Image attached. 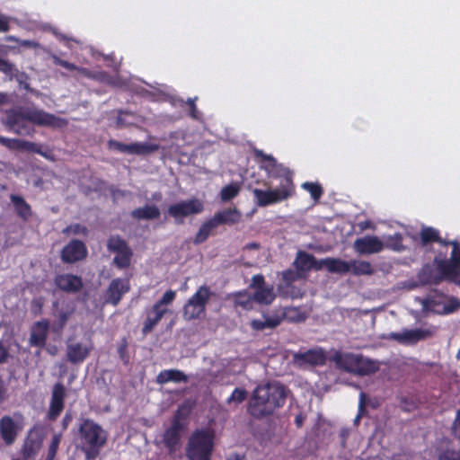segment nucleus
<instances>
[{
  "label": "nucleus",
  "instance_id": "nucleus-1",
  "mask_svg": "<svg viewBox=\"0 0 460 460\" xmlns=\"http://www.w3.org/2000/svg\"><path fill=\"white\" fill-rule=\"evenodd\" d=\"M286 399L287 390L280 383L258 385L249 400L247 411L253 419L262 420L282 407Z\"/></svg>",
  "mask_w": 460,
  "mask_h": 460
},
{
  "label": "nucleus",
  "instance_id": "nucleus-2",
  "mask_svg": "<svg viewBox=\"0 0 460 460\" xmlns=\"http://www.w3.org/2000/svg\"><path fill=\"white\" fill-rule=\"evenodd\" d=\"M59 119L53 114L34 108L10 110L6 114V125L18 135H29L27 122L39 126H58Z\"/></svg>",
  "mask_w": 460,
  "mask_h": 460
},
{
  "label": "nucleus",
  "instance_id": "nucleus-3",
  "mask_svg": "<svg viewBox=\"0 0 460 460\" xmlns=\"http://www.w3.org/2000/svg\"><path fill=\"white\" fill-rule=\"evenodd\" d=\"M78 430L86 457L95 458L107 442V432L91 419H84Z\"/></svg>",
  "mask_w": 460,
  "mask_h": 460
},
{
  "label": "nucleus",
  "instance_id": "nucleus-4",
  "mask_svg": "<svg viewBox=\"0 0 460 460\" xmlns=\"http://www.w3.org/2000/svg\"><path fill=\"white\" fill-rule=\"evenodd\" d=\"M214 433L208 429H196L189 438L186 456L189 460H210L214 450Z\"/></svg>",
  "mask_w": 460,
  "mask_h": 460
},
{
  "label": "nucleus",
  "instance_id": "nucleus-5",
  "mask_svg": "<svg viewBox=\"0 0 460 460\" xmlns=\"http://www.w3.org/2000/svg\"><path fill=\"white\" fill-rule=\"evenodd\" d=\"M254 156L259 162L260 169L265 171L269 178L280 179L279 187H290L292 190L296 191V186L293 181V172L288 167L279 164L275 157L271 155L265 154L262 150L256 149Z\"/></svg>",
  "mask_w": 460,
  "mask_h": 460
},
{
  "label": "nucleus",
  "instance_id": "nucleus-6",
  "mask_svg": "<svg viewBox=\"0 0 460 460\" xmlns=\"http://www.w3.org/2000/svg\"><path fill=\"white\" fill-rule=\"evenodd\" d=\"M189 410L181 405L175 411L171 426L166 429L163 435V442L170 454L176 451L181 442V432L187 428Z\"/></svg>",
  "mask_w": 460,
  "mask_h": 460
},
{
  "label": "nucleus",
  "instance_id": "nucleus-7",
  "mask_svg": "<svg viewBox=\"0 0 460 460\" xmlns=\"http://www.w3.org/2000/svg\"><path fill=\"white\" fill-rule=\"evenodd\" d=\"M212 296L210 288L200 286L183 306L182 316L186 321L200 318L206 313L207 304Z\"/></svg>",
  "mask_w": 460,
  "mask_h": 460
},
{
  "label": "nucleus",
  "instance_id": "nucleus-8",
  "mask_svg": "<svg viewBox=\"0 0 460 460\" xmlns=\"http://www.w3.org/2000/svg\"><path fill=\"white\" fill-rule=\"evenodd\" d=\"M434 263L437 266L438 274L430 275L426 282L438 285L446 280L460 285V266L453 261L435 257Z\"/></svg>",
  "mask_w": 460,
  "mask_h": 460
},
{
  "label": "nucleus",
  "instance_id": "nucleus-9",
  "mask_svg": "<svg viewBox=\"0 0 460 460\" xmlns=\"http://www.w3.org/2000/svg\"><path fill=\"white\" fill-rule=\"evenodd\" d=\"M203 209L204 205L199 199H190L170 205L167 214L174 219L175 224L182 225L185 217L199 214Z\"/></svg>",
  "mask_w": 460,
  "mask_h": 460
},
{
  "label": "nucleus",
  "instance_id": "nucleus-10",
  "mask_svg": "<svg viewBox=\"0 0 460 460\" xmlns=\"http://www.w3.org/2000/svg\"><path fill=\"white\" fill-rule=\"evenodd\" d=\"M107 249L115 252L113 264L119 269L129 267L133 252L128 243L119 234L111 235L107 240Z\"/></svg>",
  "mask_w": 460,
  "mask_h": 460
},
{
  "label": "nucleus",
  "instance_id": "nucleus-11",
  "mask_svg": "<svg viewBox=\"0 0 460 460\" xmlns=\"http://www.w3.org/2000/svg\"><path fill=\"white\" fill-rule=\"evenodd\" d=\"M295 192L296 191L292 190V188L290 187H278L276 189H270L266 190L261 189H254L252 190L256 205L261 208L287 200L293 197Z\"/></svg>",
  "mask_w": 460,
  "mask_h": 460
},
{
  "label": "nucleus",
  "instance_id": "nucleus-12",
  "mask_svg": "<svg viewBox=\"0 0 460 460\" xmlns=\"http://www.w3.org/2000/svg\"><path fill=\"white\" fill-rule=\"evenodd\" d=\"M249 288L254 289L253 300L259 305H270L276 299L273 285H266L264 276L261 274L254 275L252 278Z\"/></svg>",
  "mask_w": 460,
  "mask_h": 460
},
{
  "label": "nucleus",
  "instance_id": "nucleus-13",
  "mask_svg": "<svg viewBox=\"0 0 460 460\" xmlns=\"http://www.w3.org/2000/svg\"><path fill=\"white\" fill-rule=\"evenodd\" d=\"M23 420L21 412H14L13 416L4 415L0 419V436L6 445H12L16 440L21 429L18 420Z\"/></svg>",
  "mask_w": 460,
  "mask_h": 460
},
{
  "label": "nucleus",
  "instance_id": "nucleus-14",
  "mask_svg": "<svg viewBox=\"0 0 460 460\" xmlns=\"http://www.w3.org/2000/svg\"><path fill=\"white\" fill-rule=\"evenodd\" d=\"M66 391L65 385L58 382L52 387L49 407L46 419L49 421H55L62 413L65 408V400Z\"/></svg>",
  "mask_w": 460,
  "mask_h": 460
},
{
  "label": "nucleus",
  "instance_id": "nucleus-15",
  "mask_svg": "<svg viewBox=\"0 0 460 460\" xmlns=\"http://www.w3.org/2000/svg\"><path fill=\"white\" fill-rule=\"evenodd\" d=\"M108 146L110 149L117 150L120 153L137 155H149L159 149V146L157 144H151L146 142L124 144L114 139H111L108 141Z\"/></svg>",
  "mask_w": 460,
  "mask_h": 460
},
{
  "label": "nucleus",
  "instance_id": "nucleus-16",
  "mask_svg": "<svg viewBox=\"0 0 460 460\" xmlns=\"http://www.w3.org/2000/svg\"><path fill=\"white\" fill-rule=\"evenodd\" d=\"M87 253L84 243L78 239H73L63 247L60 258L65 263H75L85 259Z\"/></svg>",
  "mask_w": 460,
  "mask_h": 460
},
{
  "label": "nucleus",
  "instance_id": "nucleus-17",
  "mask_svg": "<svg viewBox=\"0 0 460 460\" xmlns=\"http://www.w3.org/2000/svg\"><path fill=\"white\" fill-rule=\"evenodd\" d=\"M130 290L128 279L117 278L111 281L105 295V303L114 306L118 305L123 296Z\"/></svg>",
  "mask_w": 460,
  "mask_h": 460
},
{
  "label": "nucleus",
  "instance_id": "nucleus-18",
  "mask_svg": "<svg viewBox=\"0 0 460 460\" xmlns=\"http://www.w3.org/2000/svg\"><path fill=\"white\" fill-rule=\"evenodd\" d=\"M52 307L53 315L58 321V328L62 331L75 312V303L73 301L63 300L60 302L56 300L52 303Z\"/></svg>",
  "mask_w": 460,
  "mask_h": 460
},
{
  "label": "nucleus",
  "instance_id": "nucleus-19",
  "mask_svg": "<svg viewBox=\"0 0 460 460\" xmlns=\"http://www.w3.org/2000/svg\"><path fill=\"white\" fill-rule=\"evenodd\" d=\"M354 250L358 254L378 253L384 249V243L375 235H366L355 240Z\"/></svg>",
  "mask_w": 460,
  "mask_h": 460
},
{
  "label": "nucleus",
  "instance_id": "nucleus-20",
  "mask_svg": "<svg viewBox=\"0 0 460 460\" xmlns=\"http://www.w3.org/2000/svg\"><path fill=\"white\" fill-rule=\"evenodd\" d=\"M432 335L428 329L404 330L402 332H392L390 337L402 344H415Z\"/></svg>",
  "mask_w": 460,
  "mask_h": 460
},
{
  "label": "nucleus",
  "instance_id": "nucleus-21",
  "mask_svg": "<svg viewBox=\"0 0 460 460\" xmlns=\"http://www.w3.org/2000/svg\"><path fill=\"white\" fill-rule=\"evenodd\" d=\"M55 284L60 290L66 293L80 292L84 287L82 278L71 273L57 275Z\"/></svg>",
  "mask_w": 460,
  "mask_h": 460
},
{
  "label": "nucleus",
  "instance_id": "nucleus-22",
  "mask_svg": "<svg viewBox=\"0 0 460 460\" xmlns=\"http://www.w3.org/2000/svg\"><path fill=\"white\" fill-rule=\"evenodd\" d=\"M0 144L11 150H25L47 157V155L42 152L41 146L33 142L0 136Z\"/></svg>",
  "mask_w": 460,
  "mask_h": 460
},
{
  "label": "nucleus",
  "instance_id": "nucleus-23",
  "mask_svg": "<svg viewBox=\"0 0 460 460\" xmlns=\"http://www.w3.org/2000/svg\"><path fill=\"white\" fill-rule=\"evenodd\" d=\"M92 346L81 342H71L66 346V358L74 365L83 363L90 355Z\"/></svg>",
  "mask_w": 460,
  "mask_h": 460
},
{
  "label": "nucleus",
  "instance_id": "nucleus-24",
  "mask_svg": "<svg viewBox=\"0 0 460 460\" xmlns=\"http://www.w3.org/2000/svg\"><path fill=\"white\" fill-rule=\"evenodd\" d=\"M49 323L48 320L36 322L31 330L30 344L33 347L42 349L46 345Z\"/></svg>",
  "mask_w": 460,
  "mask_h": 460
},
{
  "label": "nucleus",
  "instance_id": "nucleus-25",
  "mask_svg": "<svg viewBox=\"0 0 460 460\" xmlns=\"http://www.w3.org/2000/svg\"><path fill=\"white\" fill-rule=\"evenodd\" d=\"M169 312L168 309H161L158 305H153L149 309L146 310V317L143 323L142 333L146 335L153 332L162 318Z\"/></svg>",
  "mask_w": 460,
  "mask_h": 460
},
{
  "label": "nucleus",
  "instance_id": "nucleus-26",
  "mask_svg": "<svg viewBox=\"0 0 460 460\" xmlns=\"http://www.w3.org/2000/svg\"><path fill=\"white\" fill-rule=\"evenodd\" d=\"M211 219L217 227L220 225L233 226L241 221L242 213L236 208H229L215 213Z\"/></svg>",
  "mask_w": 460,
  "mask_h": 460
},
{
  "label": "nucleus",
  "instance_id": "nucleus-27",
  "mask_svg": "<svg viewBox=\"0 0 460 460\" xmlns=\"http://www.w3.org/2000/svg\"><path fill=\"white\" fill-rule=\"evenodd\" d=\"M353 374L367 376L376 373L379 369L377 361L358 355Z\"/></svg>",
  "mask_w": 460,
  "mask_h": 460
},
{
  "label": "nucleus",
  "instance_id": "nucleus-28",
  "mask_svg": "<svg viewBox=\"0 0 460 460\" xmlns=\"http://www.w3.org/2000/svg\"><path fill=\"white\" fill-rule=\"evenodd\" d=\"M356 354L353 353H342L336 351L332 357L337 368L346 371L348 373H353L357 359Z\"/></svg>",
  "mask_w": 460,
  "mask_h": 460
},
{
  "label": "nucleus",
  "instance_id": "nucleus-29",
  "mask_svg": "<svg viewBox=\"0 0 460 460\" xmlns=\"http://www.w3.org/2000/svg\"><path fill=\"white\" fill-rule=\"evenodd\" d=\"M10 200L13 205L16 215L23 221H28L32 216L31 205L22 196L16 194L10 195Z\"/></svg>",
  "mask_w": 460,
  "mask_h": 460
},
{
  "label": "nucleus",
  "instance_id": "nucleus-30",
  "mask_svg": "<svg viewBox=\"0 0 460 460\" xmlns=\"http://www.w3.org/2000/svg\"><path fill=\"white\" fill-rule=\"evenodd\" d=\"M296 358L312 366H323L326 362V355L323 349H308L305 352L296 355Z\"/></svg>",
  "mask_w": 460,
  "mask_h": 460
},
{
  "label": "nucleus",
  "instance_id": "nucleus-31",
  "mask_svg": "<svg viewBox=\"0 0 460 460\" xmlns=\"http://www.w3.org/2000/svg\"><path fill=\"white\" fill-rule=\"evenodd\" d=\"M156 382L160 385H164L169 382L172 383H186L188 382V376L185 373L179 369H164L160 371L156 376Z\"/></svg>",
  "mask_w": 460,
  "mask_h": 460
},
{
  "label": "nucleus",
  "instance_id": "nucleus-32",
  "mask_svg": "<svg viewBox=\"0 0 460 460\" xmlns=\"http://www.w3.org/2000/svg\"><path fill=\"white\" fill-rule=\"evenodd\" d=\"M130 216L136 220H155L160 217L161 212L155 205H145L131 211Z\"/></svg>",
  "mask_w": 460,
  "mask_h": 460
},
{
  "label": "nucleus",
  "instance_id": "nucleus-33",
  "mask_svg": "<svg viewBox=\"0 0 460 460\" xmlns=\"http://www.w3.org/2000/svg\"><path fill=\"white\" fill-rule=\"evenodd\" d=\"M231 296L235 308L240 307L244 311H250L253 308V296L247 290L238 291Z\"/></svg>",
  "mask_w": 460,
  "mask_h": 460
},
{
  "label": "nucleus",
  "instance_id": "nucleus-34",
  "mask_svg": "<svg viewBox=\"0 0 460 460\" xmlns=\"http://www.w3.org/2000/svg\"><path fill=\"white\" fill-rule=\"evenodd\" d=\"M349 272L354 276H371L375 270L371 263L367 261L351 260L349 261Z\"/></svg>",
  "mask_w": 460,
  "mask_h": 460
},
{
  "label": "nucleus",
  "instance_id": "nucleus-35",
  "mask_svg": "<svg viewBox=\"0 0 460 460\" xmlns=\"http://www.w3.org/2000/svg\"><path fill=\"white\" fill-rule=\"evenodd\" d=\"M420 241L422 246L440 242V233L432 226H423L420 232Z\"/></svg>",
  "mask_w": 460,
  "mask_h": 460
},
{
  "label": "nucleus",
  "instance_id": "nucleus-36",
  "mask_svg": "<svg viewBox=\"0 0 460 460\" xmlns=\"http://www.w3.org/2000/svg\"><path fill=\"white\" fill-rule=\"evenodd\" d=\"M327 270L330 273L347 274L349 272V261L340 258L327 257Z\"/></svg>",
  "mask_w": 460,
  "mask_h": 460
},
{
  "label": "nucleus",
  "instance_id": "nucleus-37",
  "mask_svg": "<svg viewBox=\"0 0 460 460\" xmlns=\"http://www.w3.org/2000/svg\"><path fill=\"white\" fill-rule=\"evenodd\" d=\"M217 228V226L211 218L205 221L199 227L198 233L195 235L193 243L195 244H200L207 241L209 235Z\"/></svg>",
  "mask_w": 460,
  "mask_h": 460
},
{
  "label": "nucleus",
  "instance_id": "nucleus-38",
  "mask_svg": "<svg viewBox=\"0 0 460 460\" xmlns=\"http://www.w3.org/2000/svg\"><path fill=\"white\" fill-rule=\"evenodd\" d=\"M314 261V255L305 252H299L294 262V265L299 271H309L310 265Z\"/></svg>",
  "mask_w": 460,
  "mask_h": 460
},
{
  "label": "nucleus",
  "instance_id": "nucleus-39",
  "mask_svg": "<svg viewBox=\"0 0 460 460\" xmlns=\"http://www.w3.org/2000/svg\"><path fill=\"white\" fill-rule=\"evenodd\" d=\"M40 447V442L27 438L22 449V456L25 459H30L34 456Z\"/></svg>",
  "mask_w": 460,
  "mask_h": 460
},
{
  "label": "nucleus",
  "instance_id": "nucleus-40",
  "mask_svg": "<svg viewBox=\"0 0 460 460\" xmlns=\"http://www.w3.org/2000/svg\"><path fill=\"white\" fill-rule=\"evenodd\" d=\"M302 189L308 191L312 199L318 201L323 194V189L318 182L305 181L301 185Z\"/></svg>",
  "mask_w": 460,
  "mask_h": 460
},
{
  "label": "nucleus",
  "instance_id": "nucleus-41",
  "mask_svg": "<svg viewBox=\"0 0 460 460\" xmlns=\"http://www.w3.org/2000/svg\"><path fill=\"white\" fill-rule=\"evenodd\" d=\"M240 192V186L237 183H230L222 188L220 191V199L222 201H230L235 198Z\"/></svg>",
  "mask_w": 460,
  "mask_h": 460
},
{
  "label": "nucleus",
  "instance_id": "nucleus-42",
  "mask_svg": "<svg viewBox=\"0 0 460 460\" xmlns=\"http://www.w3.org/2000/svg\"><path fill=\"white\" fill-rule=\"evenodd\" d=\"M283 320L287 319L289 322L298 323L305 319V317L295 307H286L282 314Z\"/></svg>",
  "mask_w": 460,
  "mask_h": 460
},
{
  "label": "nucleus",
  "instance_id": "nucleus-43",
  "mask_svg": "<svg viewBox=\"0 0 460 460\" xmlns=\"http://www.w3.org/2000/svg\"><path fill=\"white\" fill-rule=\"evenodd\" d=\"M247 391L244 388L236 387L232 392L231 395L227 398L226 402L230 404L231 402L242 403L247 398Z\"/></svg>",
  "mask_w": 460,
  "mask_h": 460
},
{
  "label": "nucleus",
  "instance_id": "nucleus-44",
  "mask_svg": "<svg viewBox=\"0 0 460 460\" xmlns=\"http://www.w3.org/2000/svg\"><path fill=\"white\" fill-rule=\"evenodd\" d=\"M175 296V291L172 289L167 290L166 292H164L163 296L159 300H157L154 305H158L159 308L161 309H168L166 306L173 302Z\"/></svg>",
  "mask_w": 460,
  "mask_h": 460
},
{
  "label": "nucleus",
  "instance_id": "nucleus-45",
  "mask_svg": "<svg viewBox=\"0 0 460 460\" xmlns=\"http://www.w3.org/2000/svg\"><path fill=\"white\" fill-rule=\"evenodd\" d=\"M460 308V301L456 297H450L449 300L444 305L442 311H438V313L442 314H448L454 313L457 309Z\"/></svg>",
  "mask_w": 460,
  "mask_h": 460
},
{
  "label": "nucleus",
  "instance_id": "nucleus-46",
  "mask_svg": "<svg viewBox=\"0 0 460 460\" xmlns=\"http://www.w3.org/2000/svg\"><path fill=\"white\" fill-rule=\"evenodd\" d=\"M61 440L60 435H54L48 449V455L45 460H54Z\"/></svg>",
  "mask_w": 460,
  "mask_h": 460
},
{
  "label": "nucleus",
  "instance_id": "nucleus-47",
  "mask_svg": "<svg viewBox=\"0 0 460 460\" xmlns=\"http://www.w3.org/2000/svg\"><path fill=\"white\" fill-rule=\"evenodd\" d=\"M387 247L394 251L401 252L403 250L402 237L401 234H395L394 236L389 237Z\"/></svg>",
  "mask_w": 460,
  "mask_h": 460
},
{
  "label": "nucleus",
  "instance_id": "nucleus-48",
  "mask_svg": "<svg viewBox=\"0 0 460 460\" xmlns=\"http://www.w3.org/2000/svg\"><path fill=\"white\" fill-rule=\"evenodd\" d=\"M76 71L81 74L82 75L87 77V78H93L97 80H103L104 77L107 76V73L105 72H92L89 69L85 67H79L76 69Z\"/></svg>",
  "mask_w": 460,
  "mask_h": 460
},
{
  "label": "nucleus",
  "instance_id": "nucleus-49",
  "mask_svg": "<svg viewBox=\"0 0 460 460\" xmlns=\"http://www.w3.org/2000/svg\"><path fill=\"white\" fill-rule=\"evenodd\" d=\"M400 408L406 412H411L417 408V403L412 399L402 396L400 398Z\"/></svg>",
  "mask_w": 460,
  "mask_h": 460
},
{
  "label": "nucleus",
  "instance_id": "nucleus-50",
  "mask_svg": "<svg viewBox=\"0 0 460 460\" xmlns=\"http://www.w3.org/2000/svg\"><path fill=\"white\" fill-rule=\"evenodd\" d=\"M438 460H460V450L447 449L438 456Z\"/></svg>",
  "mask_w": 460,
  "mask_h": 460
},
{
  "label": "nucleus",
  "instance_id": "nucleus-51",
  "mask_svg": "<svg viewBox=\"0 0 460 460\" xmlns=\"http://www.w3.org/2000/svg\"><path fill=\"white\" fill-rule=\"evenodd\" d=\"M451 245L452 252L448 261H453L460 266V243L456 240H454L453 243H451Z\"/></svg>",
  "mask_w": 460,
  "mask_h": 460
},
{
  "label": "nucleus",
  "instance_id": "nucleus-52",
  "mask_svg": "<svg viewBox=\"0 0 460 460\" xmlns=\"http://www.w3.org/2000/svg\"><path fill=\"white\" fill-rule=\"evenodd\" d=\"M71 232L74 234H86L88 233V229L86 226H82L80 224H73L68 226L65 230L64 233Z\"/></svg>",
  "mask_w": 460,
  "mask_h": 460
},
{
  "label": "nucleus",
  "instance_id": "nucleus-53",
  "mask_svg": "<svg viewBox=\"0 0 460 460\" xmlns=\"http://www.w3.org/2000/svg\"><path fill=\"white\" fill-rule=\"evenodd\" d=\"M283 321L282 314L281 315H273L267 317L265 319V323L267 328H276L279 326Z\"/></svg>",
  "mask_w": 460,
  "mask_h": 460
},
{
  "label": "nucleus",
  "instance_id": "nucleus-54",
  "mask_svg": "<svg viewBox=\"0 0 460 460\" xmlns=\"http://www.w3.org/2000/svg\"><path fill=\"white\" fill-rule=\"evenodd\" d=\"M283 321L282 314L281 315H273L267 317L265 319V323L267 328H276L279 326Z\"/></svg>",
  "mask_w": 460,
  "mask_h": 460
},
{
  "label": "nucleus",
  "instance_id": "nucleus-55",
  "mask_svg": "<svg viewBox=\"0 0 460 460\" xmlns=\"http://www.w3.org/2000/svg\"><path fill=\"white\" fill-rule=\"evenodd\" d=\"M0 72L7 75H12L13 72V65L7 60L0 58Z\"/></svg>",
  "mask_w": 460,
  "mask_h": 460
},
{
  "label": "nucleus",
  "instance_id": "nucleus-56",
  "mask_svg": "<svg viewBox=\"0 0 460 460\" xmlns=\"http://www.w3.org/2000/svg\"><path fill=\"white\" fill-rule=\"evenodd\" d=\"M326 261H327V258H324V259H322V260H317L314 256V261H312V263L310 265V270L312 269H314L315 270H321L323 268H325L327 270V262Z\"/></svg>",
  "mask_w": 460,
  "mask_h": 460
},
{
  "label": "nucleus",
  "instance_id": "nucleus-57",
  "mask_svg": "<svg viewBox=\"0 0 460 460\" xmlns=\"http://www.w3.org/2000/svg\"><path fill=\"white\" fill-rule=\"evenodd\" d=\"M54 63L58 66H60L66 69H68V70H71V71H76V69H78V66H75V64L73 63H70L68 61H66V60H63L61 58H54Z\"/></svg>",
  "mask_w": 460,
  "mask_h": 460
},
{
  "label": "nucleus",
  "instance_id": "nucleus-58",
  "mask_svg": "<svg viewBox=\"0 0 460 460\" xmlns=\"http://www.w3.org/2000/svg\"><path fill=\"white\" fill-rule=\"evenodd\" d=\"M282 279L284 281L290 283L298 279V274L293 270H287L282 272Z\"/></svg>",
  "mask_w": 460,
  "mask_h": 460
},
{
  "label": "nucleus",
  "instance_id": "nucleus-59",
  "mask_svg": "<svg viewBox=\"0 0 460 460\" xmlns=\"http://www.w3.org/2000/svg\"><path fill=\"white\" fill-rule=\"evenodd\" d=\"M365 405H366V394H365V393L361 392L360 395H359L358 413L357 417L355 418V421H358L361 418L363 412L366 411Z\"/></svg>",
  "mask_w": 460,
  "mask_h": 460
},
{
  "label": "nucleus",
  "instance_id": "nucleus-60",
  "mask_svg": "<svg viewBox=\"0 0 460 460\" xmlns=\"http://www.w3.org/2000/svg\"><path fill=\"white\" fill-rule=\"evenodd\" d=\"M10 357L8 348H6L2 341H0V365L7 362Z\"/></svg>",
  "mask_w": 460,
  "mask_h": 460
},
{
  "label": "nucleus",
  "instance_id": "nucleus-61",
  "mask_svg": "<svg viewBox=\"0 0 460 460\" xmlns=\"http://www.w3.org/2000/svg\"><path fill=\"white\" fill-rule=\"evenodd\" d=\"M454 436L460 439V410L457 411L456 418L452 426Z\"/></svg>",
  "mask_w": 460,
  "mask_h": 460
},
{
  "label": "nucleus",
  "instance_id": "nucleus-62",
  "mask_svg": "<svg viewBox=\"0 0 460 460\" xmlns=\"http://www.w3.org/2000/svg\"><path fill=\"white\" fill-rule=\"evenodd\" d=\"M251 327L252 328V330L255 331H262L267 328L265 321H261L259 319H253L251 322Z\"/></svg>",
  "mask_w": 460,
  "mask_h": 460
},
{
  "label": "nucleus",
  "instance_id": "nucleus-63",
  "mask_svg": "<svg viewBox=\"0 0 460 460\" xmlns=\"http://www.w3.org/2000/svg\"><path fill=\"white\" fill-rule=\"evenodd\" d=\"M187 103L190 106V116L192 119H198V109H197V106L195 104V100L189 99Z\"/></svg>",
  "mask_w": 460,
  "mask_h": 460
},
{
  "label": "nucleus",
  "instance_id": "nucleus-64",
  "mask_svg": "<svg viewBox=\"0 0 460 460\" xmlns=\"http://www.w3.org/2000/svg\"><path fill=\"white\" fill-rule=\"evenodd\" d=\"M43 306V301L42 298H35L31 301V307L33 310H35L38 313L41 312Z\"/></svg>",
  "mask_w": 460,
  "mask_h": 460
}]
</instances>
